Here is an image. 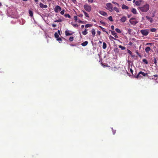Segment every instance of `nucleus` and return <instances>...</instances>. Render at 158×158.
Segmentation results:
<instances>
[{"instance_id":"obj_13","label":"nucleus","mask_w":158,"mask_h":158,"mask_svg":"<svg viewBox=\"0 0 158 158\" xmlns=\"http://www.w3.org/2000/svg\"><path fill=\"white\" fill-rule=\"evenodd\" d=\"M91 32L92 34V36L94 37L95 35V32L94 28H93L91 30Z\"/></svg>"},{"instance_id":"obj_63","label":"nucleus","mask_w":158,"mask_h":158,"mask_svg":"<svg viewBox=\"0 0 158 158\" xmlns=\"http://www.w3.org/2000/svg\"><path fill=\"white\" fill-rule=\"evenodd\" d=\"M151 77H152V78H151V79H154V80H155V79L153 77H152V76H151Z\"/></svg>"},{"instance_id":"obj_38","label":"nucleus","mask_w":158,"mask_h":158,"mask_svg":"<svg viewBox=\"0 0 158 158\" xmlns=\"http://www.w3.org/2000/svg\"><path fill=\"white\" fill-rule=\"evenodd\" d=\"M135 52L136 53V54L137 55H138L140 57H141V56L140 55V54L138 52V51H136Z\"/></svg>"},{"instance_id":"obj_20","label":"nucleus","mask_w":158,"mask_h":158,"mask_svg":"<svg viewBox=\"0 0 158 158\" xmlns=\"http://www.w3.org/2000/svg\"><path fill=\"white\" fill-rule=\"evenodd\" d=\"M122 8L123 9H128L129 8L127 6L123 4L122 6Z\"/></svg>"},{"instance_id":"obj_47","label":"nucleus","mask_w":158,"mask_h":158,"mask_svg":"<svg viewBox=\"0 0 158 158\" xmlns=\"http://www.w3.org/2000/svg\"><path fill=\"white\" fill-rule=\"evenodd\" d=\"M36 4H38L39 2V0H34Z\"/></svg>"},{"instance_id":"obj_16","label":"nucleus","mask_w":158,"mask_h":158,"mask_svg":"<svg viewBox=\"0 0 158 158\" xmlns=\"http://www.w3.org/2000/svg\"><path fill=\"white\" fill-rule=\"evenodd\" d=\"M88 44V42L87 41H86L81 43V45L83 46H85L87 45Z\"/></svg>"},{"instance_id":"obj_64","label":"nucleus","mask_w":158,"mask_h":158,"mask_svg":"<svg viewBox=\"0 0 158 158\" xmlns=\"http://www.w3.org/2000/svg\"><path fill=\"white\" fill-rule=\"evenodd\" d=\"M99 43L100 44H101L102 43V41H100V40H99Z\"/></svg>"},{"instance_id":"obj_9","label":"nucleus","mask_w":158,"mask_h":158,"mask_svg":"<svg viewBox=\"0 0 158 158\" xmlns=\"http://www.w3.org/2000/svg\"><path fill=\"white\" fill-rule=\"evenodd\" d=\"M70 31L66 30L65 31V34L66 35L68 36V35H73V33H70L69 32Z\"/></svg>"},{"instance_id":"obj_36","label":"nucleus","mask_w":158,"mask_h":158,"mask_svg":"<svg viewBox=\"0 0 158 158\" xmlns=\"http://www.w3.org/2000/svg\"><path fill=\"white\" fill-rule=\"evenodd\" d=\"M57 41H58L60 43L61 42H62V40L60 38H58L57 39Z\"/></svg>"},{"instance_id":"obj_19","label":"nucleus","mask_w":158,"mask_h":158,"mask_svg":"<svg viewBox=\"0 0 158 158\" xmlns=\"http://www.w3.org/2000/svg\"><path fill=\"white\" fill-rule=\"evenodd\" d=\"M140 74L139 75V73L136 75L135 76V77L136 78L141 79L142 77V76L140 75Z\"/></svg>"},{"instance_id":"obj_23","label":"nucleus","mask_w":158,"mask_h":158,"mask_svg":"<svg viewBox=\"0 0 158 158\" xmlns=\"http://www.w3.org/2000/svg\"><path fill=\"white\" fill-rule=\"evenodd\" d=\"M114 51L116 53H118L119 52V50L118 48H115L114 49Z\"/></svg>"},{"instance_id":"obj_25","label":"nucleus","mask_w":158,"mask_h":158,"mask_svg":"<svg viewBox=\"0 0 158 158\" xmlns=\"http://www.w3.org/2000/svg\"><path fill=\"white\" fill-rule=\"evenodd\" d=\"M131 11L134 14H136L137 13L136 10L135 8H132Z\"/></svg>"},{"instance_id":"obj_46","label":"nucleus","mask_w":158,"mask_h":158,"mask_svg":"<svg viewBox=\"0 0 158 158\" xmlns=\"http://www.w3.org/2000/svg\"><path fill=\"white\" fill-rule=\"evenodd\" d=\"M112 3L114 4H115V5H117V6H119V4H118L117 3V2H112Z\"/></svg>"},{"instance_id":"obj_28","label":"nucleus","mask_w":158,"mask_h":158,"mask_svg":"<svg viewBox=\"0 0 158 158\" xmlns=\"http://www.w3.org/2000/svg\"><path fill=\"white\" fill-rule=\"evenodd\" d=\"M64 16L65 18H70L71 17L70 15L69 14H65L64 15Z\"/></svg>"},{"instance_id":"obj_6","label":"nucleus","mask_w":158,"mask_h":158,"mask_svg":"<svg viewBox=\"0 0 158 158\" xmlns=\"http://www.w3.org/2000/svg\"><path fill=\"white\" fill-rule=\"evenodd\" d=\"M54 10L56 13H58L61 10V8L60 6L57 5L55 6Z\"/></svg>"},{"instance_id":"obj_57","label":"nucleus","mask_w":158,"mask_h":158,"mask_svg":"<svg viewBox=\"0 0 158 158\" xmlns=\"http://www.w3.org/2000/svg\"><path fill=\"white\" fill-rule=\"evenodd\" d=\"M78 22H79V23H83V22L80 20H79L78 21Z\"/></svg>"},{"instance_id":"obj_8","label":"nucleus","mask_w":158,"mask_h":158,"mask_svg":"<svg viewBox=\"0 0 158 158\" xmlns=\"http://www.w3.org/2000/svg\"><path fill=\"white\" fill-rule=\"evenodd\" d=\"M127 20V18L126 16H124L120 19V21L122 23L125 22Z\"/></svg>"},{"instance_id":"obj_56","label":"nucleus","mask_w":158,"mask_h":158,"mask_svg":"<svg viewBox=\"0 0 158 158\" xmlns=\"http://www.w3.org/2000/svg\"><path fill=\"white\" fill-rule=\"evenodd\" d=\"M100 23L102 24H104V25H105V23L102 21H100Z\"/></svg>"},{"instance_id":"obj_3","label":"nucleus","mask_w":158,"mask_h":158,"mask_svg":"<svg viewBox=\"0 0 158 158\" xmlns=\"http://www.w3.org/2000/svg\"><path fill=\"white\" fill-rule=\"evenodd\" d=\"M84 9L88 12H90L92 10V7L91 6L87 4H86L84 6Z\"/></svg>"},{"instance_id":"obj_60","label":"nucleus","mask_w":158,"mask_h":158,"mask_svg":"<svg viewBox=\"0 0 158 158\" xmlns=\"http://www.w3.org/2000/svg\"><path fill=\"white\" fill-rule=\"evenodd\" d=\"M71 1H72L74 2V3H75V2H76V0H71Z\"/></svg>"},{"instance_id":"obj_42","label":"nucleus","mask_w":158,"mask_h":158,"mask_svg":"<svg viewBox=\"0 0 158 158\" xmlns=\"http://www.w3.org/2000/svg\"><path fill=\"white\" fill-rule=\"evenodd\" d=\"M154 63L156 65H157V60L156 58H154Z\"/></svg>"},{"instance_id":"obj_4","label":"nucleus","mask_w":158,"mask_h":158,"mask_svg":"<svg viewBox=\"0 0 158 158\" xmlns=\"http://www.w3.org/2000/svg\"><path fill=\"white\" fill-rule=\"evenodd\" d=\"M106 9L110 11L113 10V5L110 3H108L106 4Z\"/></svg>"},{"instance_id":"obj_26","label":"nucleus","mask_w":158,"mask_h":158,"mask_svg":"<svg viewBox=\"0 0 158 158\" xmlns=\"http://www.w3.org/2000/svg\"><path fill=\"white\" fill-rule=\"evenodd\" d=\"M107 47L106 44L105 42L103 43L102 48L103 49H105Z\"/></svg>"},{"instance_id":"obj_2","label":"nucleus","mask_w":158,"mask_h":158,"mask_svg":"<svg viewBox=\"0 0 158 158\" xmlns=\"http://www.w3.org/2000/svg\"><path fill=\"white\" fill-rule=\"evenodd\" d=\"M129 22L131 24L133 25H135L138 23V21L136 20V18L133 17L130 19Z\"/></svg>"},{"instance_id":"obj_41","label":"nucleus","mask_w":158,"mask_h":158,"mask_svg":"<svg viewBox=\"0 0 158 158\" xmlns=\"http://www.w3.org/2000/svg\"><path fill=\"white\" fill-rule=\"evenodd\" d=\"M64 13V10H63L60 12V14L61 15H63Z\"/></svg>"},{"instance_id":"obj_33","label":"nucleus","mask_w":158,"mask_h":158,"mask_svg":"<svg viewBox=\"0 0 158 158\" xmlns=\"http://www.w3.org/2000/svg\"><path fill=\"white\" fill-rule=\"evenodd\" d=\"M62 21V20L61 19H59L58 20H56L54 21L55 22H60Z\"/></svg>"},{"instance_id":"obj_5","label":"nucleus","mask_w":158,"mask_h":158,"mask_svg":"<svg viewBox=\"0 0 158 158\" xmlns=\"http://www.w3.org/2000/svg\"><path fill=\"white\" fill-rule=\"evenodd\" d=\"M140 32V33L144 36L148 35L149 33L148 30L147 29L141 30Z\"/></svg>"},{"instance_id":"obj_58","label":"nucleus","mask_w":158,"mask_h":158,"mask_svg":"<svg viewBox=\"0 0 158 158\" xmlns=\"http://www.w3.org/2000/svg\"><path fill=\"white\" fill-rule=\"evenodd\" d=\"M114 37L115 38H118V36L116 34H115V35H114Z\"/></svg>"},{"instance_id":"obj_32","label":"nucleus","mask_w":158,"mask_h":158,"mask_svg":"<svg viewBox=\"0 0 158 158\" xmlns=\"http://www.w3.org/2000/svg\"><path fill=\"white\" fill-rule=\"evenodd\" d=\"M54 36L57 39L59 37V35L57 32H55L54 34Z\"/></svg>"},{"instance_id":"obj_35","label":"nucleus","mask_w":158,"mask_h":158,"mask_svg":"<svg viewBox=\"0 0 158 158\" xmlns=\"http://www.w3.org/2000/svg\"><path fill=\"white\" fill-rule=\"evenodd\" d=\"M156 30V29L155 28H152L150 29L151 31L152 32H155Z\"/></svg>"},{"instance_id":"obj_37","label":"nucleus","mask_w":158,"mask_h":158,"mask_svg":"<svg viewBox=\"0 0 158 158\" xmlns=\"http://www.w3.org/2000/svg\"><path fill=\"white\" fill-rule=\"evenodd\" d=\"M99 27L101 28V29L102 30L103 32H106L107 33V32L106 31H105V29L104 28H103V27H101V26H99Z\"/></svg>"},{"instance_id":"obj_39","label":"nucleus","mask_w":158,"mask_h":158,"mask_svg":"<svg viewBox=\"0 0 158 158\" xmlns=\"http://www.w3.org/2000/svg\"><path fill=\"white\" fill-rule=\"evenodd\" d=\"M73 39H74V38L73 37V36H71L70 37V38H69V40L70 41H73Z\"/></svg>"},{"instance_id":"obj_52","label":"nucleus","mask_w":158,"mask_h":158,"mask_svg":"<svg viewBox=\"0 0 158 158\" xmlns=\"http://www.w3.org/2000/svg\"><path fill=\"white\" fill-rule=\"evenodd\" d=\"M97 34L98 35H100V34H101V32L100 31H97Z\"/></svg>"},{"instance_id":"obj_51","label":"nucleus","mask_w":158,"mask_h":158,"mask_svg":"<svg viewBox=\"0 0 158 158\" xmlns=\"http://www.w3.org/2000/svg\"><path fill=\"white\" fill-rule=\"evenodd\" d=\"M89 2L92 3L93 2L94 0H87Z\"/></svg>"},{"instance_id":"obj_40","label":"nucleus","mask_w":158,"mask_h":158,"mask_svg":"<svg viewBox=\"0 0 158 158\" xmlns=\"http://www.w3.org/2000/svg\"><path fill=\"white\" fill-rule=\"evenodd\" d=\"M111 34L113 35H115L116 34L115 32L113 31H111Z\"/></svg>"},{"instance_id":"obj_15","label":"nucleus","mask_w":158,"mask_h":158,"mask_svg":"<svg viewBox=\"0 0 158 158\" xmlns=\"http://www.w3.org/2000/svg\"><path fill=\"white\" fill-rule=\"evenodd\" d=\"M109 39L111 40L112 41H113L112 39H114L115 40H117V41H119V40L117 39H116V38H114V37H113L112 36L110 35L109 36Z\"/></svg>"},{"instance_id":"obj_10","label":"nucleus","mask_w":158,"mask_h":158,"mask_svg":"<svg viewBox=\"0 0 158 158\" xmlns=\"http://www.w3.org/2000/svg\"><path fill=\"white\" fill-rule=\"evenodd\" d=\"M142 2L141 0L136 1L135 2V4L136 6H139L141 5Z\"/></svg>"},{"instance_id":"obj_53","label":"nucleus","mask_w":158,"mask_h":158,"mask_svg":"<svg viewBox=\"0 0 158 158\" xmlns=\"http://www.w3.org/2000/svg\"><path fill=\"white\" fill-rule=\"evenodd\" d=\"M78 16L80 17H82L83 16V15L82 14L78 15Z\"/></svg>"},{"instance_id":"obj_34","label":"nucleus","mask_w":158,"mask_h":158,"mask_svg":"<svg viewBox=\"0 0 158 158\" xmlns=\"http://www.w3.org/2000/svg\"><path fill=\"white\" fill-rule=\"evenodd\" d=\"M108 19L110 21L112 22L113 21V20L112 18V17L111 16H110L108 17Z\"/></svg>"},{"instance_id":"obj_62","label":"nucleus","mask_w":158,"mask_h":158,"mask_svg":"<svg viewBox=\"0 0 158 158\" xmlns=\"http://www.w3.org/2000/svg\"><path fill=\"white\" fill-rule=\"evenodd\" d=\"M58 33L59 35L60 34V30H58Z\"/></svg>"},{"instance_id":"obj_12","label":"nucleus","mask_w":158,"mask_h":158,"mask_svg":"<svg viewBox=\"0 0 158 158\" xmlns=\"http://www.w3.org/2000/svg\"><path fill=\"white\" fill-rule=\"evenodd\" d=\"M99 13L101 15L104 16H106L107 15V14L105 12H104L102 11H100L99 12Z\"/></svg>"},{"instance_id":"obj_30","label":"nucleus","mask_w":158,"mask_h":158,"mask_svg":"<svg viewBox=\"0 0 158 158\" xmlns=\"http://www.w3.org/2000/svg\"><path fill=\"white\" fill-rule=\"evenodd\" d=\"M113 9V10H114L117 12H119V9L116 7H114Z\"/></svg>"},{"instance_id":"obj_48","label":"nucleus","mask_w":158,"mask_h":158,"mask_svg":"<svg viewBox=\"0 0 158 158\" xmlns=\"http://www.w3.org/2000/svg\"><path fill=\"white\" fill-rule=\"evenodd\" d=\"M153 43H147L146 44V45H152V44H153Z\"/></svg>"},{"instance_id":"obj_45","label":"nucleus","mask_w":158,"mask_h":158,"mask_svg":"<svg viewBox=\"0 0 158 158\" xmlns=\"http://www.w3.org/2000/svg\"><path fill=\"white\" fill-rule=\"evenodd\" d=\"M127 53H129V54H130V55H131V54H132V52H131V51L130 50H129V49H127Z\"/></svg>"},{"instance_id":"obj_11","label":"nucleus","mask_w":158,"mask_h":158,"mask_svg":"<svg viewBox=\"0 0 158 158\" xmlns=\"http://www.w3.org/2000/svg\"><path fill=\"white\" fill-rule=\"evenodd\" d=\"M146 18L148 21H150L151 23H152L153 22L152 18L149 17L148 16H146Z\"/></svg>"},{"instance_id":"obj_21","label":"nucleus","mask_w":158,"mask_h":158,"mask_svg":"<svg viewBox=\"0 0 158 158\" xmlns=\"http://www.w3.org/2000/svg\"><path fill=\"white\" fill-rule=\"evenodd\" d=\"M93 25L91 24H87L85 25V28H88L92 26Z\"/></svg>"},{"instance_id":"obj_50","label":"nucleus","mask_w":158,"mask_h":158,"mask_svg":"<svg viewBox=\"0 0 158 158\" xmlns=\"http://www.w3.org/2000/svg\"><path fill=\"white\" fill-rule=\"evenodd\" d=\"M153 76H154L155 77H156V78L155 79V80H156L157 79V77H158V75L157 74H155Z\"/></svg>"},{"instance_id":"obj_29","label":"nucleus","mask_w":158,"mask_h":158,"mask_svg":"<svg viewBox=\"0 0 158 158\" xmlns=\"http://www.w3.org/2000/svg\"><path fill=\"white\" fill-rule=\"evenodd\" d=\"M115 31L118 33H121V31H120V30L118 28H116L115 29Z\"/></svg>"},{"instance_id":"obj_17","label":"nucleus","mask_w":158,"mask_h":158,"mask_svg":"<svg viewBox=\"0 0 158 158\" xmlns=\"http://www.w3.org/2000/svg\"><path fill=\"white\" fill-rule=\"evenodd\" d=\"M139 74H140L142 75L143 76H146V75H147V73H145L144 72H142V71H140L139 73Z\"/></svg>"},{"instance_id":"obj_59","label":"nucleus","mask_w":158,"mask_h":158,"mask_svg":"<svg viewBox=\"0 0 158 158\" xmlns=\"http://www.w3.org/2000/svg\"><path fill=\"white\" fill-rule=\"evenodd\" d=\"M130 72H131L132 74H133V70H132V69H130Z\"/></svg>"},{"instance_id":"obj_43","label":"nucleus","mask_w":158,"mask_h":158,"mask_svg":"<svg viewBox=\"0 0 158 158\" xmlns=\"http://www.w3.org/2000/svg\"><path fill=\"white\" fill-rule=\"evenodd\" d=\"M131 31H132V29H131L130 28H129L128 29L127 31L129 34H130L131 32Z\"/></svg>"},{"instance_id":"obj_54","label":"nucleus","mask_w":158,"mask_h":158,"mask_svg":"<svg viewBox=\"0 0 158 158\" xmlns=\"http://www.w3.org/2000/svg\"><path fill=\"white\" fill-rule=\"evenodd\" d=\"M52 27H56V24H52Z\"/></svg>"},{"instance_id":"obj_7","label":"nucleus","mask_w":158,"mask_h":158,"mask_svg":"<svg viewBox=\"0 0 158 158\" xmlns=\"http://www.w3.org/2000/svg\"><path fill=\"white\" fill-rule=\"evenodd\" d=\"M40 6L42 8H46L48 6L46 5H44L42 3L40 2L39 4Z\"/></svg>"},{"instance_id":"obj_31","label":"nucleus","mask_w":158,"mask_h":158,"mask_svg":"<svg viewBox=\"0 0 158 158\" xmlns=\"http://www.w3.org/2000/svg\"><path fill=\"white\" fill-rule=\"evenodd\" d=\"M119 48H120L121 50H123L126 49V48L124 46H122L121 45L119 46Z\"/></svg>"},{"instance_id":"obj_14","label":"nucleus","mask_w":158,"mask_h":158,"mask_svg":"<svg viewBox=\"0 0 158 158\" xmlns=\"http://www.w3.org/2000/svg\"><path fill=\"white\" fill-rule=\"evenodd\" d=\"M151 50V48L149 47H147L145 49V51L147 53H148L149 51Z\"/></svg>"},{"instance_id":"obj_49","label":"nucleus","mask_w":158,"mask_h":158,"mask_svg":"<svg viewBox=\"0 0 158 158\" xmlns=\"http://www.w3.org/2000/svg\"><path fill=\"white\" fill-rule=\"evenodd\" d=\"M73 26L75 27H78V25L77 24H74L73 25Z\"/></svg>"},{"instance_id":"obj_61","label":"nucleus","mask_w":158,"mask_h":158,"mask_svg":"<svg viewBox=\"0 0 158 158\" xmlns=\"http://www.w3.org/2000/svg\"><path fill=\"white\" fill-rule=\"evenodd\" d=\"M84 27V25H82L81 26V28H83Z\"/></svg>"},{"instance_id":"obj_55","label":"nucleus","mask_w":158,"mask_h":158,"mask_svg":"<svg viewBox=\"0 0 158 158\" xmlns=\"http://www.w3.org/2000/svg\"><path fill=\"white\" fill-rule=\"evenodd\" d=\"M111 28L112 30H114V26L113 25H112L111 27Z\"/></svg>"},{"instance_id":"obj_22","label":"nucleus","mask_w":158,"mask_h":158,"mask_svg":"<svg viewBox=\"0 0 158 158\" xmlns=\"http://www.w3.org/2000/svg\"><path fill=\"white\" fill-rule=\"evenodd\" d=\"M82 11L84 14L85 16L89 18V14L84 10H82Z\"/></svg>"},{"instance_id":"obj_24","label":"nucleus","mask_w":158,"mask_h":158,"mask_svg":"<svg viewBox=\"0 0 158 158\" xmlns=\"http://www.w3.org/2000/svg\"><path fill=\"white\" fill-rule=\"evenodd\" d=\"M29 14L30 16L31 17H32L33 16V12L32 10H29Z\"/></svg>"},{"instance_id":"obj_44","label":"nucleus","mask_w":158,"mask_h":158,"mask_svg":"<svg viewBox=\"0 0 158 158\" xmlns=\"http://www.w3.org/2000/svg\"><path fill=\"white\" fill-rule=\"evenodd\" d=\"M74 18L75 21H77V16H74Z\"/></svg>"},{"instance_id":"obj_1","label":"nucleus","mask_w":158,"mask_h":158,"mask_svg":"<svg viewBox=\"0 0 158 158\" xmlns=\"http://www.w3.org/2000/svg\"><path fill=\"white\" fill-rule=\"evenodd\" d=\"M139 8L140 10L142 12H146L149 10V5L148 4H146L143 6L139 7Z\"/></svg>"},{"instance_id":"obj_27","label":"nucleus","mask_w":158,"mask_h":158,"mask_svg":"<svg viewBox=\"0 0 158 158\" xmlns=\"http://www.w3.org/2000/svg\"><path fill=\"white\" fill-rule=\"evenodd\" d=\"M142 61L143 62H144L145 64H148V62L147 60L145 59H143L142 60Z\"/></svg>"},{"instance_id":"obj_18","label":"nucleus","mask_w":158,"mask_h":158,"mask_svg":"<svg viewBox=\"0 0 158 158\" xmlns=\"http://www.w3.org/2000/svg\"><path fill=\"white\" fill-rule=\"evenodd\" d=\"M82 33L84 35H85L87 34L88 33L87 29H85L84 31H82Z\"/></svg>"}]
</instances>
